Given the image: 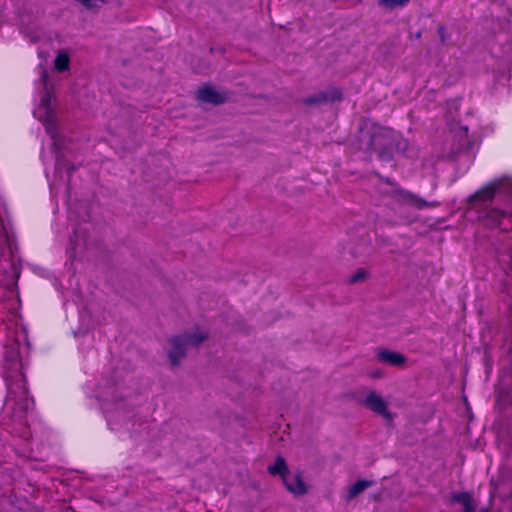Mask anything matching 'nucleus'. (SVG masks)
<instances>
[{"label":"nucleus","mask_w":512,"mask_h":512,"mask_svg":"<svg viewBox=\"0 0 512 512\" xmlns=\"http://www.w3.org/2000/svg\"><path fill=\"white\" fill-rule=\"evenodd\" d=\"M28 353L29 343L27 335L23 330L17 332L15 339L9 340L5 345L4 368L8 386L5 405L16 413L28 410L33 404L32 399L28 396L26 382L22 373L23 360Z\"/></svg>","instance_id":"f257e3e1"},{"label":"nucleus","mask_w":512,"mask_h":512,"mask_svg":"<svg viewBox=\"0 0 512 512\" xmlns=\"http://www.w3.org/2000/svg\"><path fill=\"white\" fill-rule=\"evenodd\" d=\"M207 332L199 327L171 338L168 342L167 356L171 365L175 366L184 358L186 351L196 347L207 339Z\"/></svg>","instance_id":"f03ea898"},{"label":"nucleus","mask_w":512,"mask_h":512,"mask_svg":"<svg viewBox=\"0 0 512 512\" xmlns=\"http://www.w3.org/2000/svg\"><path fill=\"white\" fill-rule=\"evenodd\" d=\"M53 97L45 91L38 106L34 110V116L44 125L47 133L54 137L56 131V116L52 105Z\"/></svg>","instance_id":"7ed1b4c3"},{"label":"nucleus","mask_w":512,"mask_h":512,"mask_svg":"<svg viewBox=\"0 0 512 512\" xmlns=\"http://www.w3.org/2000/svg\"><path fill=\"white\" fill-rule=\"evenodd\" d=\"M496 193L512 195V180L505 178L491 183L478 191L474 198L479 201H486L491 199Z\"/></svg>","instance_id":"20e7f679"},{"label":"nucleus","mask_w":512,"mask_h":512,"mask_svg":"<svg viewBox=\"0 0 512 512\" xmlns=\"http://www.w3.org/2000/svg\"><path fill=\"white\" fill-rule=\"evenodd\" d=\"M360 402L370 410L380 414L385 419L391 420L392 414L388 410L387 402L375 391H369Z\"/></svg>","instance_id":"39448f33"},{"label":"nucleus","mask_w":512,"mask_h":512,"mask_svg":"<svg viewBox=\"0 0 512 512\" xmlns=\"http://www.w3.org/2000/svg\"><path fill=\"white\" fill-rule=\"evenodd\" d=\"M282 481L286 489L296 496L307 493L309 488L302 473L299 471H289Z\"/></svg>","instance_id":"423d86ee"},{"label":"nucleus","mask_w":512,"mask_h":512,"mask_svg":"<svg viewBox=\"0 0 512 512\" xmlns=\"http://www.w3.org/2000/svg\"><path fill=\"white\" fill-rule=\"evenodd\" d=\"M197 98L204 103L220 104L227 99V95L211 85H204L197 91Z\"/></svg>","instance_id":"0eeeda50"},{"label":"nucleus","mask_w":512,"mask_h":512,"mask_svg":"<svg viewBox=\"0 0 512 512\" xmlns=\"http://www.w3.org/2000/svg\"><path fill=\"white\" fill-rule=\"evenodd\" d=\"M377 357L380 362L396 367L404 365L406 361L402 354L390 350H380Z\"/></svg>","instance_id":"6e6552de"},{"label":"nucleus","mask_w":512,"mask_h":512,"mask_svg":"<svg viewBox=\"0 0 512 512\" xmlns=\"http://www.w3.org/2000/svg\"><path fill=\"white\" fill-rule=\"evenodd\" d=\"M267 470L272 476H280L282 480L290 471L286 461L282 457H277L273 463L268 465Z\"/></svg>","instance_id":"1a4fd4ad"},{"label":"nucleus","mask_w":512,"mask_h":512,"mask_svg":"<svg viewBox=\"0 0 512 512\" xmlns=\"http://www.w3.org/2000/svg\"><path fill=\"white\" fill-rule=\"evenodd\" d=\"M373 482L368 480H358L355 483H353L347 491V499H353L356 496H358L360 493H362L365 489L372 486Z\"/></svg>","instance_id":"9d476101"},{"label":"nucleus","mask_w":512,"mask_h":512,"mask_svg":"<svg viewBox=\"0 0 512 512\" xmlns=\"http://www.w3.org/2000/svg\"><path fill=\"white\" fill-rule=\"evenodd\" d=\"M70 59L66 52H59L55 59V68L58 72L68 70Z\"/></svg>","instance_id":"9b49d317"},{"label":"nucleus","mask_w":512,"mask_h":512,"mask_svg":"<svg viewBox=\"0 0 512 512\" xmlns=\"http://www.w3.org/2000/svg\"><path fill=\"white\" fill-rule=\"evenodd\" d=\"M455 500L463 504L464 512H474V502L468 494H459L455 496Z\"/></svg>","instance_id":"f8f14e48"},{"label":"nucleus","mask_w":512,"mask_h":512,"mask_svg":"<svg viewBox=\"0 0 512 512\" xmlns=\"http://www.w3.org/2000/svg\"><path fill=\"white\" fill-rule=\"evenodd\" d=\"M378 4L388 9L406 6L410 0H377Z\"/></svg>","instance_id":"ddd939ff"},{"label":"nucleus","mask_w":512,"mask_h":512,"mask_svg":"<svg viewBox=\"0 0 512 512\" xmlns=\"http://www.w3.org/2000/svg\"><path fill=\"white\" fill-rule=\"evenodd\" d=\"M367 277H368V271L366 269L361 268L350 275L349 282L353 283V284L360 283V282L365 281L367 279Z\"/></svg>","instance_id":"4468645a"},{"label":"nucleus","mask_w":512,"mask_h":512,"mask_svg":"<svg viewBox=\"0 0 512 512\" xmlns=\"http://www.w3.org/2000/svg\"><path fill=\"white\" fill-rule=\"evenodd\" d=\"M404 199L407 203H409L417 208H422L426 205V203L423 200H421L420 198H418L415 195L410 194V193H405Z\"/></svg>","instance_id":"2eb2a0df"},{"label":"nucleus","mask_w":512,"mask_h":512,"mask_svg":"<svg viewBox=\"0 0 512 512\" xmlns=\"http://www.w3.org/2000/svg\"><path fill=\"white\" fill-rule=\"evenodd\" d=\"M491 217H493L494 219L497 220V222L495 223L496 225H499L501 226L502 225V221H499L498 218H502V219H507L511 224H512V216H507L505 215L504 213L502 212H499V211H493L491 213Z\"/></svg>","instance_id":"dca6fc26"},{"label":"nucleus","mask_w":512,"mask_h":512,"mask_svg":"<svg viewBox=\"0 0 512 512\" xmlns=\"http://www.w3.org/2000/svg\"><path fill=\"white\" fill-rule=\"evenodd\" d=\"M81 3L86 5L87 7L97 6L98 3L103 2V0H79Z\"/></svg>","instance_id":"f3484780"},{"label":"nucleus","mask_w":512,"mask_h":512,"mask_svg":"<svg viewBox=\"0 0 512 512\" xmlns=\"http://www.w3.org/2000/svg\"><path fill=\"white\" fill-rule=\"evenodd\" d=\"M368 376L370 378H372V379L381 378V377H383V372L381 370L377 369V370H374V371H370L368 373Z\"/></svg>","instance_id":"a211bd4d"},{"label":"nucleus","mask_w":512,"mask_h":512,"mask_svg":"<svg viewBox=\"0 0 512 512\" xmlns=\"http://www.w3.org/2000/svg\"><path fill=\"white\" fill-rule=\"evenodd\" d=\"M41 80L44 84H46L47 82V73L46 72H43L42 75H41Z\"/></svg>","instance_id":"6ab92c4d"}]
</instances>
